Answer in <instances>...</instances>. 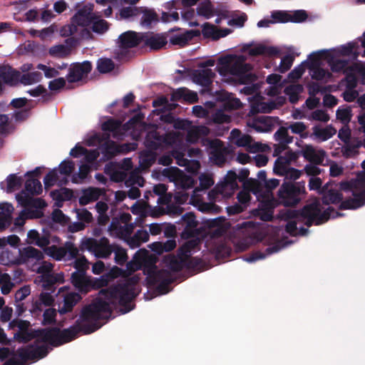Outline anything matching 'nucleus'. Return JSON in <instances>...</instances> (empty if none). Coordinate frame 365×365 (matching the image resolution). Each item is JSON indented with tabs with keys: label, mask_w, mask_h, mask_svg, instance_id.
<instances>
[{
	"label": "nucleus",
	"mask_w": 365,
	"mask_h": 365,
	"mask_svg": "<svg viewBox=\"0 0 365 365\" xmlns=\"http://www.w3.org/2000/svg\"><path fill=\"white\" fill-rule=\"evenodd\" d=\"M1 254H6L8 261L5 262L4 259L1 260V263L6 264V263H15V264H24L29 262L30 259H36L39 260L42 259L43 254L38 250L32 247H27L22 250H19V258L15 259L10 257L9 252L6 250H2Z\"/></svg>",
	"instance_id": "obj_18"
},
{
	"label": "nucleus",
	"mask_w": 365,
	"mask_h": 365,
	"mask_svg": "<svg viewBox=\"0 0 365 365\" xmlns=\"http://www.w3.org/2000/svg\"><path fill=\"white\" fill-rule=\"evenodd\" d=\"M191 196L190 197L189 194L185 192V191L178 192L174 196V200L178 205H168V212L170 214L173 215H180L182 212V209L180 207V205H182L187 201H189L190 204L193 205L195 207H197L195 203L190 201Z\"/></svg>",
	"instance_id": "obj_34"
},
{
	"label": "nucleus",
	"mask_w": 365,
	"mask_h": 365,
	"mask_svg": "<svg viewBox=\"0 0 365 365\" xmlns=\"http://www.w3.org/2000/svg\"><path fill=\"white\" fill-rule=\"evenodd\" d=\"M139 280L138 275L123 277L117 284L101 289L97 298L83 308L77 320V327H71L62 331L58 328L35 331L37 339L34 343L17 350L16 355L20 361L12 356L4 365H23L28 360H38L47 355L48 344L58 346L69 342L76 338L79 331L84 334L96 331L102 326L101 321L111 316L113 309L118 306L126 307L139 294Z\"/></svg>",
	"instance_id": "obj_1"
},
{
	"label": "nucleus",
	"mask_w": 365,
	"mask_h": 365,
	"mask_svg": "<svg viewBox=\"0 0 365 365\" xmlns=\"http://www.w3.org/2000/svg\"><path fill=\"white\" fill-rule=\"evenodd\" d=\"M93 5L87 4L81 7L75 15L71 18L73 24L78 29L81 27L80 38L88 39L91 37V34L86 28L91 24L95 19L96 14L93 12Z\"/></svg>",
	"instance_id": "obj_12"
},
{
	"label": "nucleus",
	"mask_w": 365,
	"mask_h": 365,
	"mask_svg": "<svg viewBox=\"0 0 365 365\" xmlns=\"http://www.w3.org/2000/svg\"><path fill=\"white\" fill-rule=\"evenodd\" d=\"M51 196L55 200V206L60 207L62 206L63 201L69 200L72 198L73 192L70 189L62 187L53 190L51 192Z\"/></svg>",
	"instance_id": "obj_44"
},
{
	"label": "nucleus",
	"mask_w": 365,
	"mask_h": 365,
	"mask_svg": "<svg viewBox=\"0 0 365 365\" xmlns=\"http://www.w3.org/2000/svg\"><path fill=\"white\" fill-rule=\"evenodd\" d=\"M178 140V133H169L166 134L165 136H162L156 130H153L147 134L145 140V144L150 149L157 150L162 143L173 144Z\"/></svg>",
	"instance_id": "obj_19"
},
{
	"label": "nucleus",
	"mask_w": 365,
	"mask_h": 365,
	"mask_svg": "<svg viewBox=\"0 0 365 365\" xmlns=\"http://www.w3.org/2000/svg\"><path fill=\"white\" fill-rule=\"evenodd\" d=\"M177 95L183 98L184 101L193 103L197 101L198 96L196 92L191 91L187 88H179L177 91Z\"/></svg>",
	"instance_id": "obj_63"
},
{
	"label": "nucleus",
	"mask_w": 365,
	"mask_h": 365,
	"mask_svg": "<svg viewBox=\"0 0 365 365\" xmlns=\"http://www.w3.org/2000/svg\"><path fill=\"white\" fill-rule=\"evenodd\" d=\"M275 206L274 200L272 194L268 192L265 202L260 203L259 207L262 210L265 207L266 212L262 215L261 218L265 221H269L272 218L273 209Z\"/></svg>",
	"instance_id": "obj_52"
},
{
	"label": "nucleus",
	"mask_w": 365,
	"mask_h": 365,
	"mask_svg": "<svg viewBox=\"0 0 365 365\" xmlns=\"http://www.w3.org/2000/svg\"><path fill=\"white\" fill-rule=\"evenodd\" d=\"M202 35L206 38H211L213 40H217L226 36L229 34L228 29H218L215 26L209 23H205L202 26Z\"/></svg>",
	"instance_id": "obj_37"
},
{
	"label": "nucleus",
	"mask_w": 365,
	"mask_h": 365,
	"mask_svg": "<svg viewBox=\"0 0 365 365\" xmlns=\"http://www.w3.org/2000/svg\"><path fill=\"white\" fill-rule=\"evenodd\" d=\"M217 11L210 0L201 1L197 7V14L205 19H210L216 14Z\"/></svg>",
	"instance_id": "obj_47"
},
{
	"label": "nucleus",
	"mask_w": 365,
	"mask_h": 365,
	"mask_svg": "<svg viewBox=\"0 0 365 365\" xmlns=\"http://www.w3.org/2000/svg\"><path fill=\"white\" fill-rule=\"evenodd\" d=\"M281 78L282 76L278 74H271L267 76V82L272 85L267 89V95L275 96L281 93L282 87L281 86H277V84L281 81Z\"/></svg>",
	"instance_id": "obj_51"
},
{
	"label": "nucleus",
	"mask_w": 365,
	"mask_h": 365,
	"mask_svg": "<svg viewBox=\"0 0 365 365\" xmlns=\"http://www.w3.org/2000/svg\"><path fill=\"white\" fill-rule=\"evenodd\" d=\"M0 229H2L10 225L14 207L10 203L3 202L0 204Z\"/></svg>",
	"instance_id": "obj_43"
},
{
	"label": "nucleus",
	"mask_w": 365,
	"mask_h": 365,
	"mask_svg": "<svg viewBox=\"0 0 365 365\" xmlns=\"http://www.w3.org/2000/svg\"><path fill=\"white\" fill-rule=\"evenodd\" d=\"M219 189L222 196L230 197L238 188L237 175L233 171H229L224 178V181L219 184Z\"/></svg>",
	"instance_id": "obj_27"
},
{
	"label": "nucleus",
	"mask_w": 365,
	"mask_h": 365,
	"mask_svg": "<svg viewBox=\"0 0 365 365\" xmlns=\"http://www.w3.org/2000/svg\"><path fill=\"white\" fill-rule=\"evenodd\" d=\"M70 155L74 158L83 156L85 162L88 163H93L98 158L99 151L98 149L87 150L86 148L77 144L73 148L71 149Z\"/></svg>",
	"instance_id": "obj_30"
},
{
	"label": "nucleus",
	"mask_w": 365,
	"mask_h": 365,
	"mask_svg": "<svg viewBox=\"0 0 365 365\" xmlns=\"http://www.w3.org/2000/svg\"><path fill=\"white\" fill-rule=\"evenodd\" d=\"M80 251H81L80 247H77L73 242L67 241L61 247L49 246L45 250V254L58 261L74 259L73 263L76 271L83 270L86 272L88 269L89 263L85 256L78 257Z\"/></svg>",
	"instance_id": "obj_6"
},
{
	"label": "nucleus",
	"mask_w": 365,
	"mask_h": 365,
	"mask_svg": "<svg viewBox=\"0 0 365 365\" xmlns=\"http://www.w3.org/2000/svg\"><path fill=\"white\" fill-rule=\"evenodd\" d=\"M336 133V130L331 125L325 127L322 126H314L313 128L312 135L314 138L319 142H323L329 140Z\"/></svg>",
	"instance_id": "obj_38"
},
{
	"label": "nucleus",
	"mask_w": 365,
	"mask_h": 365,
	"mask_svg": "<svg viewBox=\"0 0 365 365\" xmlns=\"http://www.w3.org/2000/svg\"><path fill=\"white\" fill-rule=\"evenodd\" d=\"M6 183V191L7 192H12L21 187L22 178L21 177H17L15 174H11L7 177Z\"/></svg>",
	"instance_id": "obj_61"
},
{
	"label": "nucleus",
	"mask_w": 365,
	"mask_h": 365,
	"mask_svg": "<svg viewBox=\"0 0 365 365\" xmlns=\"http://www.w3.org/2000/svg\"><path fill=\"white\" fill-rule=\"evenodd\" d=\"M70 53V48L63 44L53 46L48 50L49 55L55 58H65L69 56Z\"/></svg>",
	"instance_id": "obj_58"
},
{
	"label": "nucleus",
	"mask_w": 365,
	"mask_h": 365,
	"mask_svg": "<svg viewBox=\"0 0 365 365\" xmlns=\"http://www.w3.org/2000/svg\"><path fill=\"white\" fill-rule=\"evenodd\" d=\"M130 220L129 213H123L119 218H113L109 226L110 235L122 239L127 243L135 227L134 223H129Z\"/></svg>",
	"instance_id": "obj_13"
},
{
	"label": "nucleus",
	"mask_w": 365,
	"mask_h": 365,
	"mask_svg": "<svg viewBox=\"0 0 365 365\" xmlns=\"http://www.w3.org/2000/svg\"><path fill=\"white\" fill-rule=\"evenodd\" d=\"M92 70L91 63L88 61L83 63H76L71 66L66 78L70 83H76L87 78L88 73Z\"/></svg>",
	"instance_id": "obj_22"
},
{
	"label": "nucleus",
	"mask_w": 365,
	"mask_h": 365,
	"mask_svg": "<svg viewBox=\"0 0 365 365\" xmlns=\"http://www.w3.org/2000/svg\"><path fill=\"white\" fill-rule=\"evenodd\" d=\"M200 186L192 191L190 201L198 206V210L202 212H209L212 208L211 203H207L202 201V197L200 192L209 189L214 185V180L211 175L202 173L199 176Z\"/></svg>",
	"instance_id": "obj_14"
},
{
	"label": "nucleus",
	"mask_w": 365,
	"mask_h": 365,
	"mask_svg": "<svg viewBox=\"0 0 365 365\" xmlns=\"http://www.w3.org/2000/svg\"><path fill=\"white\" fill-rule=\"evenodd\" d=\"M230 140L238 147H247V150L251 153L264 152L270 149L266 144L259 142L252 143V138L249 135L242 134L238 129H233L231 131Z\"/></svg>",
	"instance_id": "obj_15"
},
{
	"label": "nucleus",
	"mask_w": 365,
	"mask_h": 365,
	"mask_svg": "<svg viewBox=\"0 0 365 365\" xmlns=\"http://www.w3.org/2000/svg\"><path fill=\"white\" fill-rule=\"evenodd\" d=\"M128 145H123L121 147H119L115 144V142L108 140L106 142L101 148L102 153H103L107 158H112L116 154L123 152L124 150H128Z\"/></svg>",
	"instance_id": "obj_46"
},
{
	"label": "nucleus",
	"mask_w": 365,
	"mask_h": 365,
	"mask_svg": "<svg viewBox=\"0 0 365 365\" xmlns=\"http://www.w3.org/2000/svg\"><path fill=\"white\" fill-rule=\"evenodd\" d=\"M276 107V103L274 102H264L255 100L251 103L250 113L252 114L257 113H270Z\"/></svg>",
	"instance_id": "obj_49"
},
{
	"label": "nucleus",
	"mask_w": 365,
	"mask_h": 365,
	"mask_svg": "<svg viewBox=\"0 0 365 365\" xmlns=\"http://www.w3.org/2000/svg\"><path fill=\"white\" fill-rule=\"evenodd\" d=\"M27 242L29 244L34 245L40 247H48L49 239L46 236H40L39 233L34 230H30L27 234Z\"/></svg>",
	"instance_id": "obj_48"
},
{
	"label": "nucleus",
	"mask_w": 365,
	"mask_h": 365,
	"mask_svg": "<svg viewBox=\"0 0 365 365\" xmlns=\"http://www.w3.org/2000/svg\"><path fill=\"white\" fill-rule=\"evenodd\" d=\"M139 11H141L140 7L125 6L119 11V16L122 19H132L134 17L139 16Z\"/></svg>",
	"instance_id": "obj_60"
},
{
	"label": "nucleus",
	"mask_w": 365,
	"mask_h": 365,
	"mask_svg": "<svg viewBox=\"0 0 365 365\" xmlns=\"http://www.w3.org/2000/svg\"><path fill=\"white\" fill-rule=\"evenodd\" d=\"M149 240V233L145 230H138L133 236L130 235L127 241L128 245L135 249L141 245V244L148 242Z\"/></svg>",
	"instance_id": "obj_45"
},
{
	"label": "nucleus",
	"mask_w": 365,
	"mask_h": 365,
	"mask_svg": "<svg viewBox=\"0 0 365 365\" xmlns=\"http://www.w3.org/2000/svg\"><path fill=\"white\" fill-rule=\"evenodd\" d=\"M193 38L192 31H185L170 36L169 41L173 45L180 46L181 47L187 44L188 41Z\"/></svg>",
	"instance_id": "obj_50"
},
{
	"label": "nucleus",
	"mask_w": 365,
	"mask_h": 365,
	"mask_svg": "<svg viewBox=\"0 0 365 365\" xmlns=\"http://www.w3.org/2000/svg\"><path fill=\"white\" fill-rule=\"evenodd\" d=\"M141 41L153 50L163 48L168 42L163 34H155L153 33L141 34Z\"/></svg>",
	"instance_id": "obj_29"
},
{
	"label": "nucleus",
	"mask_w": 365,
	"mask_h": 365,
	"mask_svg": "<svg viewBox=\"0 0 365 365\" xmlns=\"http://www.w3.org/2000/svg\"><path fill=\"white\" fill-rule=\"evenodd\" d=\"M156 259L154 256L145 249L139 250L133 259L126 264V271L131 274L143 269L147 276L148 283L158 288H163L170 284L172 277L170 272L165 270H157Z\"/></svg>",
	"instance_id": "obj_4"
},
{
	"label": "nucleus",
	"mask_w": 365,
	"mask_h": 365,
	"mask_svg": "<svg viewBox=\"0 0 365 365\" xmlns=\"http://www.w3.org/2000/svg\"><path fill=\"white\" fill-rule=\"evenodd\" d=\"M309 75L312 79L327 82L331 76L329 71L321 68L317 63L312 62L309 65Z\"/></svg>",
	"instance_id": "obj_42"
},
{
	"label": "nucleus",
	"mask_w": 365,
	"mask_h": 365,
	"mask_svg": "<svg viewBox=\"0 0 365 365\" xmlns=\"http://www.w3.org/2000/svg\"><path fill=\"white\" fill-rule=\"evenodd\" d=\"M25 190L16 195V198L19 204L25 207H35L37 209L35 217H39L41 215V210L46 206L44 200L41 198H33L29 195H38L42 192V185L37 179H28L25 183Z\"/></svg>",
	"instance_id": "obj_7"
},
{
	"label": "nucleus",
	"mask_w": 365,
	"mask_h": 365,
	"mask_svg": "<svg viewBox=\"0 0 365 365\" xmlns=\"http://www.w3.org/2000/svg\"><path fill=\"white\" fill-rule=\"evenodd\" d=\"M173 156L179 166L185 167L188 171L192 173H197L200 168V163L198 160H189L185 158V149L183 151L174 152Z\"/></svg>",
	"instance_id": "obj_33"
},
{
	"label": "nucleus",
	"mask_w": 365,
	"mask_h": 365,
	"mask_svg": "<svg viewBox=\"0 0 365 365\" xmlns=\"http://www.w3.org/2000/svg\"><path fill=\"white\" fill-rule=\"evenodd\" d=\"M181 220L185 226L182 235L187 237L192 236L197 225L195 215L192 212H187L182 217Z\"/></svg>",
	"instance_id": "obj_39"
},
{
	"label": "nucleus",
	"mask_w": 365,
	"mask_h": 365,
	"mask_svg": "<svg viewBox=\"0 0 365 365\" xmlns=\"http://www.w3.org/2000/svg\"><path fill=\"white\" fill-rule=\"evenodd\" d=\"M42 79V74L38 71H32L27 73L21 74L19 83L25 85H32L34 83L40 82Z\"/></svg>",
	"instance_id": "obj_56"
},
{
	"label": "nucleus",
	"mask_w": 365,
	"mask_h": 365,
	"mask_svg": "<svg viewBox=\"0 0 365 365\" xmlns=\"http://www.w3.org/2000/svg\"><path fill=\"white\" fill-rule=\"evenodd\" d=\"M176 247V242L175 240H168L165 243L155 242L151 245L150 247L158 254H161L163 252H169L175 249Z\"/></svg>",
	"instance_id": "obj_57"
},
{
	"label": "nucleus",
	"mask_w": 365,
	"mask_h": 365,
	"mask_svg": "<svg viewBox=\"0 0 365 365\" xmlns=\"http://www.w3.org/2000/svg\"><path fill=\"white\" fill-rule=\"evenodd\" d=\"M57 296L59 298H63V305L59 304L58 309V312L61 314L71 312L81 299V296L76 292H70V288L68 287H61Z\"/></svg>",
	"instance_id": "obj_20"
},
{
	"label": "nucleus",
	"mask_w": 365,
	"mask_h": 365,
	"mask_svg": "<svg viewBox=\"0 0 365 365\" xmlns=\"http://www.w3.org/2000/svg\"><path fill=\"white\" fill-rule=\"evenodd\" d=\"M102 194L103 192L99 188L89 187L86 189L79 197V203L82 205H86L91 202L98 200Z\"/></svg>",
	"instance_id": "obj_40"
},
{
	"label": "nucleus",
	"mask_w": 365,
	"mask_h": 365,
	"mask_svg": "<svg viewBox=\"0 0 365 365\" xmlns=\"http://www.w3.org/2000/svg\"><path fill=\"white\" fill-rule=\"evenodd\" d=\"M298 158L296 153L288 150L284 155L279 156L275 160L274 165V172L281 176H284L285 179L295 180L302 175V171L291 168V165Z\"/></svg>",
	"instance_id": "obj_9"
},
{
	"label": "nucleus",
	"mask_w": 365,
	"mask_h": 365,
	"mask_svg": "<svg viewBox=\"0 0 365 365\" xmlns=\"http://www.w3.org/2000/svg\"><path fill=\"white\" fill-rule=\"evenodd\" d=\"M336 118L344 125H347L352 117L351 108L347 105H343L338 108L336 112Z\"/></svg>",
	"instance_id": "obj_53"
},
{
	"label": "nucleus",
	"mask_w": 365,
	"mask_h": 365,
	"mask_svg": "<svg viewBox=\"0 0 365 365\" xmlns=\"http://www.w3.org/2000/svg\"><path fill=\"white\" fill-rule=\"evenodd\" d=\"M337 215V212L332 207H324L320 201L316 199L306 205L300 211L286 212L285 217L289 220L286 225V230L292 235H303L305 230L301 227H298L299 223L304 222L308 227L313 224L318 225Z\"/></svg>",
	"instance_id": "obj_2"
},
{
	"label": "nucleus",
	"mask_w": 365,
	"mask_h": 365,
	"mask_svg": "<svg viewBox=\"0 0 365 365\" xmlns=\"http://www.w3.org/2000/svg\"><path fill=\"white\" fill-rule=\"evenodd\" d=\"M108 238L103 237L99 240L93 237H84L80 242V250L82 252L88 251L97 258L108 259L113 253L112 247Z\"/></svg>",
	"instance_id": "obj_8"
},
{
	"label": "nucleus",
	"mask_w": 365,
	"mask_h": 365,
	"mask_svg": "<svg viewBox=\"0 0 365 365\" xmlns=\"http://www.w3.org/2000/svg\"><path fill=\"white\" fill-rule=\"evenodd\" d=\"M357 82L354 78H352L349 82H347V86L345 91L343 93V97L346 102H352L358 98L359 93L355 90Z\"/></svg>",
	"instance_id": "obj_54"
},
{
	"label": "nucleus",
	"mask_w": 365,
	"mask_h": 365,
	"mask_svg": "<svg viewBox=\"0 0 365 365\" xmlns=\"http://www.w3.org/2000/svg\"><path fill=\"white\" fill-rule=\"evenodd\" d=\"M135 123L136 120L132 119L122 125L120 121L110 119L102 124V129L104 131L111 132L113 138L120 139L126 134L129 125H134Z\"/></svg>",
	"instance_id": "obj_26"
},
{
	"label": "nucleus",
	"mask_w": 365,
	"mask_h": 365,
	"mask_svg": "<svg viewBox=\"0 0 365 365\" xmlns=\"http://www.w3.org/2000/svg\"><path fill=\"white\" fill-rule=\"evenodd\" d=\"M175 128L182 130H187L186 140L189 143H196L202 136L210 134V129L205 125H192L188 121L180 120L175 124Z\"/></svg>",
	"instance_id": "obj_17"
},
{
	"label": "nucleus",
	"mask_w": 365,
	"mask_h": 365,
	"mask_svg": "<svg viewBox=\"0 0 365 365\" xmlns=\"http://www.w3.org/2000/svg\"><path fill=\"white\" fill-rule=\"evenodd\" d=\"M21 77L20 71L14 68L9 65L0 66V93H2L4 85L11 86H16L19 83Z\"/></svg>",
	"instance_id": "obj_21"
},
{
	"label": "nucleus",
	"mask_w": 365,
	"mask_h": 365,
	"mask_svg": "<svg viewBox=\"0 0 365 365\" xmlns=\"http://www.w3.org/2000/svg\"><path fill=\"white\" fill-rule=\"evenodd\" d=\"M304 182L291 183L284 182L278 191L279 203L284 206H294L301 200L300 195L305 192Z\"/></svg>",
	"instance_id": "obj_10"
},
{
	"label": "nucleus",
	"mask_w": 365,
	"mask_h": 365,
	"mask_svg": "<svg viewBox=\"0 0 365 365\" xmlns=\"http://www.w3.org/2000/svg\"><path fill=\"white\" fill-rule=\"evenodd\" d=\"M322 197L323 204H339L341 209H356L365 205V179L357 178L350 181L340 182V189L345 192L351 193V197L342 200L341 193L336 190L329 188L328 184L324 187Z\"/></svg>",
	"instance_id": "obj_3"
},
{
	"label": "nucleus",
	"mask_w": 365,
	"mask_h": 365,
	"mask_svg": "<svg viewBox=\"0 0 365 365\" xmlns=\"http://www.w3.org/2000/svg\"><path fill=\"white\" fill-rule=\"evenodd\" d=\"M140 8L141 11H139L140 24L143 27L148 28L153 22L158 21V15L153 9L143 6Z\"/></svg>",
	"instance_id": "obj_41"
},
{
	"label": "nucleus",
	"mask_w": 365,
	"mask_h": 365,
	"mask_svg": "<svg viewBox=\"0 0 365 365\" xmlns=\"http://www.w3.org/2000/svg\"><path fill=\"white\" fill-rule=\"evenodd\" d=\"M202 145L206 147L212 163L217 165H222L225 163L226 148L220 140L205 138L202 140Z\"/></svg>",
	"instance_id": "obj_16"
},
{
	"label": "nucleus",
	"mask_w": 365,
	"mask_h": 365,
	"mask_svg": "<svg viewBox=\"0 0 365 365\" xmlns=\"http://www.w3.org/2000/svg\"><path fill=\"white\" fill-rule=\"evenodd\" d=\"M113 253L115 255V262L119 265L124 264L128 260V255L126 250L120 246L113 244L112 247Z\"/></svg>",
	"instance_id": "obj_59"
},
{
	"label": "nucleus",
	"mask_w": 365,
	"mask_h": 365,
	"mask_svg": "<svg viewBox=\"0 0 365 365\" xmlns=\"http://www.w3.org/2000/svg\"><path fill=\"white\" fill-rule=\"evenodd\" d=\"M248 125L259 133L271 131L274 120L269 116H260L249 120Z\"/></svg>",
	"instance_id": "obj_35"
},
{
	"label": "nucleus",
	"mask_w": 365,
	"mask_h": 365,
	"mask_svg": "<svg viewBox=\"0 0 365 365\" xmlns=\"http://www.w3.org/2000/svg\"><path fill=\"white\" fill-rule=\"evenodd\" d=\"M53 264L51 262L44 261L37 269V272L41 274L39 277L44 287H48L63 279V274L53 273Z\"/></svg>",
	"instance_id": "obj_23"
},
{
	"label": "nucleus",
	"mask_w": 365,
	"mask_h": 365,
	"mask_svg": "<svg viewBox=\"0 0 365 365\" xmlns=\"http://www.w3.org/2000/svg\"><path fill=\"white\" fill-rule=\"evenodd\" d=\"M164 172L166 173L170 181L173 182L176 186L183 190L192 187L194 185V179L185 174L178 168L165 169Z\"/></svg>",
	"instance_id": "obj_24"
},
{
	"label": "nucleus",
	"mask_w": 365,
	"mask_h": 365,
	"mask_svg": "<svg viewBox=\"0 0 365 365\" xmlns=\"http://www.w3.org/2000/svg\"><path fill=\"white\" fill-rule=\"evenodd\" d=\"M288 129L284 127H281L274 133V138L277 141L282 144H289L292 142L293 138L289 135Z\"/></svg>",
	"instance_id": "obj_64"
},
{
	"label": "nucleus",
	"mask_w": 365,
	"mask_h": 365,
	"mask_svg": "<svg viewBox=\"0 0 365 365\" xmlns=\"http://www.w3.org/2000/svg\"><path fill=\"white\" fill-rule=\"evenodd\" d=\"M215 76V73L209 68H204L195 71L192 74V80L196 83L207 87L209 86Z\"/></svg>",
	"instance_id": "obj_31"
},
{
	"label": "nucleus",
	"mask_w": 365,
	"mask_h": 365,
	"mask_svg": "<svg viewBox=\"0 0 365 365\" xmlns=\"http://www.w3.org/2000/svg\"><path fill=\"white\" fill-rule=\"evenodd\" d=\"M302 153L305 159L314 164H322L326 157V153L323 150L312 145H306Z\"/></svg>",
	"instance_id": "obj_32"
},
{
	"label": "nucleus",
	"mask_w": 365,
	"mask_h": 365,
	"mask_svg": "<svg viewBox=\"0 0 365 365\" xmlns=\"http://www.w3.org/2000/svg\"><path fill=\"white\" fill-rule=\"evenodd\" d=\"M303 91V86L301 84H292L284 88V93L289 96V101L295 103L299 100V96Z\"/></svg>",
	"instance_id": "obj_55"
},
{
	"label": "nucleus",
	"mask_w": 365,
	"mask_h": 365,
	"mask_svg": "<svg viewBox=\"0 0 365 365\" xmlns=\"http://www.w3.org/2000/svg\"><path fill=\"white\" fill-rule=\"evenodd\" d=\"M92 30L93 32L101 34L108 31L109 26L106 20L98 18L96 14L92 21Z\"/></svg>",
	"instance_id": "obj_62"
},
{
	"label": "nucleus",
	"mask_w": 365,
	"mask_h": 365,
	"mask_svg": "<svg viewBox=\"0 0 365 365\" xmlns=\"http://www.w3.org/2000/svg\"><path fill=\"white\" fill-rule=\"evenodd\" d=\"M141 41V34L132 31L123 33L118 39V53H123L127 49L135 47Z\"/></svg>",
	"instance_id": "obj_25"
},
{
	"label": "nucleus",
	"mask_w": 365,
	"mask_h": 365,
	"mask_svg": "<svg viewBox=\"0 0 365 365\" xmlns=\"http://www.w3.org/2000/svg\"><path fill=\"white\" fill-rule=\"evenodd\" d=\"M75 169V164L70 160L63 161L58 168L51 170L44 178L43 183L46 187L56 184L63 185L67 183L68 178Z\"/></svg>",
	"instance_id": "obj_11"
},
{
	"label": "nucleus",
	"mask_w": 365,
	"mask_h": 365,
	"mask_svg": "<svg viewBox=\"0 0 365 365\" xmlns=\"http://www.w3.org/2000/svg\"><path fill=\"white\" fill-rule=\"evenodd\" d=\"M71 280L74 287L81 292H87L91 287V281L83 270L74 272Z\"/></svg>",
	"instance_id": "obj_36"
},
{
	"label": "nucleus",
	"mask_w": 365,
	"mask_h": 365,
	"mask_svg": "<svg viewBox=\"0 0 365 365\" xmlns=\"http://www.w3.org/2000/svg\"><path fill=\"white\" fill-rule=\"evenodd\" d=\"M247 57L242 54H228L219 58L217 71L224 78L247 82L251 79L252 66L246 62Z\"/></svg>",
	"instance_id": "obj_5"
},
{
	"label": "nucleus",
	"mask_w": 365,
	"mask_h": 365,
	"mask_svg": "<svg viewBox=\"0 0 365 365\" xmlns=\"http://www.w3.org/2000/svg\"><path fill=\"white\" fill-rule=\"evenodd\" d=\"M187 259V258L184 257V255H180V252H178L177 256L171 255L165 256L163 263L165 266L170 269V271L167 270V272H170L171 277H173L171 272H178L181 270L185 266ZM164 270L166 271V269ZM172 279H173V277H172ZM172 282L173 280H171L170 283Z\"/></svg>",
	"instance_id": "obj_28"
}]
</instances>
